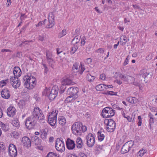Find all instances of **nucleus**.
<instances>
[{"mask_svg": "<svg viewBox=\"0 0 157 157\" xmlns=\"http://www.w3.org/2000/svg\"><path fill=\"white\" fill-rule=\"evenodd\" d=\"M104 50L105 49L103 48H99L95 52L97 53H100L101 54H103L104 52Z\"/></svg>", "mask_w": 157, "mask_h": 157, "instance_id": "45", "label": "nucleus"}, {"mask_svg": "<svg viewBox=\"0 0 157 157\" xmlns=\"http://www.w3.org/2000/svg\"><path fill=\"white\" fill-rule=\"evenodd\" d=\"M78 47L77 45H74L73 47L71 48V52L72 54H74L76 51L78 49Z\"/></svg>", "mask_w": 157, "mask_h": 157, "instance_id": "41", "label": "nucleus"}, {"mask_svg": "<svg viewBox=\"0 0 157 157\" xmlns=\"http://www.w3.org/2000/svg\"><path fill=\"white\" fill-rule=\"evenodd\" d=\"M134 145V142L132 140H130L125 143L123 146L121 151L122 154H125L128 152Z\"/></svg>", "mask_w": 157, "mask_h": 157, "instance_id": "5", "label": "nucleus"}, {"mask_svg": "<svg viewBox=\"0 0 157 157\" xmlns=\"http://www.w3.org/2000/svg\"><path fill=\"white\" fill-rule=\"evenodd\" d=\"M13 74L15 77H19L21 74V71L18 67H15L13 68Z\"/></svg>", "mask_w": 157, "mask_h": 157, "instance_id": "19", "label": "nucleus"}, {"mask_svg": "<svg viewBox=\"0 0 157 157\" xmlns=\"http://www.w3.org/2000/svg\"><path fill=\"white\" fill-rule=\"evenodd\" d=\"M46 59H50L52 58V54L51 52L49 51H47L46 52Z\"/></svg>", "mask_w": 157, "mask_h": 157, "instance_id": "42", "label": "nucleus"}, {"mask_svg": "<svg viewBox=\"0 0 157 157\" xmlns=\"http://www.w3.org/2000/svg\"><path fill=\"white\" fill-rule=\"evenodd\" d=\"M86 38L84 36H83L81 39V44L83 45H84L85 43Z\"/></svg>", "mask_w": 157, "mask_h": 157, "instance_id": "61", "label": "nucleus"}, {"mask_svg": "<svg viewBox=\"0 0 157 157\" xmlns=\"http://www.w3.org/2000/svg\"><path fill=\"white\" fill-rule=\"evenodd\" d=\"M138 119L139 120V121L137 123L138 126H141L142 124V118L140 116H139L138 117Z\"/></svg>", "mask_w": 157, "mask_h": 157, "instance_id": "52", "label": "nucleus"}, {"mask_svg": "<svg viewBox=\"0 0 157 157\" xmlns=\"http://www.w3.org/2000/svg\"><path fill=\"white\" fill-rule=\"evenodd\" d=\"M42 65L44 67V72L47 73V72L48 71L49 69L47 67L46 65V64L44 63H41Z\"/></svg>", "mask_w": 157, "mask_h": 157, "instance_id": "49", "label": "nucleus"}, {"mask_svg": "<svg viewBox=\"0 0 157 157\" xmlns=\"http://www.w3.org/2000/svg\"><path fill=\"white\" fill-rule=\"evenodd\" d=\"M32 41V40L30 41L26 40L24 41H23L20 45V46H25V45L28 44Z\"/></svg>", "mask_w": 157, "mask_h": 157, "instance_id": "50", "label": "nucleus"}, {"mask_svg": "<svg viewBox=\"0 0 157 157\" xmlns=\"http://www.w3.org/2000/svg\"><path fill=\"white\" fill-rule=\"evenodd\" d=\"M86 144L89 147H92L95 142V137L93 134L90 133L86 136Z\"/></svg>", "mask_w": 157, "mask_h": 157, "instance_id": "7", "label": "nucleus"}, {"mask_svg": "<svg viewBox=\"0 0 157 157\" xmlns=\"http://www.w3.org/2000/svg\"><path fill=\"white\" fill-rule=\"evenodd\" d=\"M95 88L98 91L104 90L105 89L104 84H99L96 86Z\"/></svg>", "mask_w": 157, "mask_h": 157, "instance_id": "31", "label": "nucleus"}, {"mask_svg": "<svg viewBox=\"0 0 157 157\" xmlns=\"http://www.w3.org/2000/svg\"><path fill=\"white\" fill-rule=\"evenodd\" d=\"M31 74H29L27 75L24 76L23 78L25 81L24 85L26 86V87L29 89H33L36 85L35 78H33V80H32V82H31Z\"/></svg>", "mask_w": 157, "mask_h": 157, "instance_id": "2", "label": "nucleus"}, {"mask_svg": "<svg viewBox=\"0 0 157 157\" xmlns=\"http://www.w3.org/2000/svg\"><path fill=\"white\" fill-rule=\"evenodd\" d=\"M133 84L136 86H138L139 87L140 90L141 89V84L139 82H133Z\"/></svg>", "mask_w": 157, "mask_h": 157, "instance_id": "53", "label": "nucleus"}, {"mask_svg": "<svg viewBox=\"0 0 157 157\" xmlns=\"http://www.w3.org/2000/svg\"><path fill=\"white\" fill-rule=\"evenodd\" d=\"M16 79H16V80H15L13 82L11 83L12 86L15 88H17L20 85V82L18 78Z\"/></svg>", "mask_w": 157, "mask_h": 157, "instance_id": "25", "label": "nucleus"}, {"mask_svg": "<svg viewBox=\"0 0 157 157\" xmlns=\"http://www.w3.org/2000/svg\"><path fill=\"white\" fill-rule=\"evenodd\" d=\"M13 137L14 138L17 139L18 138V134L17 132H13Z\"/></svg>", "mask_w": 157, "mask_h": 157, "instance_id": "63", "label": "nucleus"}, {"mask_svg": "<svg viewBox=\"0 0 157 157\" xmlns=\"http://www.w3.org/2000/svg\"><path fill=\"white\" fill-rule=\"evenodd\" d=\"M1 127L2 130L5 132H6L9 129L8 125H5L2 122L1 123Z\"/></svg>", "mask_w": 157, "mask_h": 157, "instance_id": "36", "label": "nucleus"}, {"mask_svg": "<svg viewBox=\"0 0 157 157\" xmlns=\"http://www.w3.org/2000/svg\"><path fill=\"white\" fill-rule=\"evenodd\" d=\"M58 91V89L57 87L54 86L52 87L48 96L50 100L52 101L55 99L57 95Z\"/></svg>", "mask_w": 157, "mask_h": 157, "instance_id": "13", "label": "nucleus"}, {"mask_svg": "<svg viewBox=\"0 0 157 157\" xmlns=\"http://www.w3.org/2000/svg\"><path fill=\"white\" fill-rule=\"evenodd\" d=\"M80 67L81 68L80 71L79 72V73H80L81 75H82L85 69V67H82L81 64V66Z\"/></svg>", "mask_w": 157, "mask_h": 157, "instance_id": "60", "label": "nucleus"}, {"mask_svg": "<svg viewBox=\"0 0 157 157\" xmlns=\"http://www.w3.org/2000/svg\"><path fill=\"white\" fill-rule=\"evenodd\" d=\"M12 124L16 127H18L20 126V124L18 120H14L12 121Z\"/></svg>", "mask_w": 157, "mask_h": 157, "instance_id": "40", "label": "nucleus"}, {"mask_svg": "<svg viewBox=\"0 0 157 157\" xmlns=\"http://www.w3.org/2000/svg\"><path fill=\"white\" fill-rule=\"evenodd\" d=\"M58 155L52 152H49L46 157H56Z\"/></svg>", "mask_w": 157, "mask_h": 157, "instance_id": "43", "label": "nucleus"}, {"mask_svg": "<svg viewBox=\"0 0 157 157\" xmlns=\"http://www.w3.org/2000/svg\"><path fill=\"white\" fill-rule=\"evenodd\" d=\"M6 81H8V79H7L5 80H3L0 82V87H2L6 85Z\"/></svg>", "mask_w": 157, "mask_h": 157, "instance_id": "44", "label": "nucleus"}, {"mask_svg": "<svg viewBox=\"0 0 157 157\" xmlns=\"http://www.w3.org/2000/svg\"><path fill=\"white\" fill-rule=\"evenodd\" d=\"M46 20V19H45L44 21L39 22L38 24L36 25V27L41 26L45 24V22Z\"/></svg>", "mask_w": 157, "mask_h": 157, "instance_id": "47", "label": "nucleus"}, {"mask_svg": "<svg viewBox=\"0 0 157 157\" xmlns=\"http://www.w3.org/2000/svg\"><path fill=\"white\" fill-rule=\"evenodd\" d=\"M126 99L128 102L132 104L136 103L137 101V100L135 97H130L127 98Z\"/></svg>", "mask_w": 157, "mask_h": 157, "instance_id": "28", "label": "nucleus"}, {"mask_svg": "<svg viewBox=\"0 0 157 157\" xmlns=\"http://www.w3.org/2000/svg\"><path fill=\"white\" fill-rule=\"evenodd\" d=\"M105 89H107L109 88H113V86L112 85H106L104 84Z\"/></svg>", "mask_w": 157, "mask_h": 157, "instance_id": "62", "label": "nucleus"}, {"mask_svg": "<svg viewBox=\"0 0 157 157\" xmlns=\"http://www.w3.org/2000/svg\"><path fill=\"white\" fill-rule=\"evenodd\" d=\"M57 113H56V110H53L52 112L50 113L48 115V118L51 117L52 118H55L57 119Z\"/></svg>", "mask_w": 157, "mask_h": 157, "instance_id": "27", "label": "nucleus"}, {"mask_svg": "<svg viewBox=\"0 0 157 157\" xmlns=\"http://www.w3.org/2000/svg\"><path fill=\"white\" fill-rule=\"evenodd\" d=\"M2 97L8 99L10 96V94L7 88L4 89L1 92Z\"/></svg>", "mask_w": 157, "mask_h": 157, "instance_id": "17", "label": "nucleus"}, {"mask_svg": "<svg viewBox=\"0 0 157 157\" xmlns=\"http://www.w3.org/2000/svg\"><path fill=\"white\" fill-rule=\"evenodd\" d=\"M66 88V87L65 86L62 85L60 87V94L63 93L65 91V89Z\"/></svg>", "mask_w": 157, "mask_h": 157, "instance_id": "51", "label": "nucleus"}, {"mask_svg": "<svg viewBox=\"0 0 157 157\" xmlns=\"http://www.w3.org/2000/svg\"><path fill=\"white\" fill-rule=\"evenodd\" d=\"M6 149L5 146L3 144H0V153L2 151H3Z\"/></svg>", "mask_w": 157, "mask_h": 157, "instance_id": "56", "label": "nucleus"}, {"mask_svg": "<svg viewBox=\"0 0 157 157\" xmlns=\"http://www.w3.org/2000/svg\"><path fill=\"white\" fill-rule=\"evenodd\" d=\"M51 91H50V89L47 87H46L43 92V94L45 96L48 97Z\"/></svg>", "mask_w": 157, "mask_h": 157, "instance_id": "35", "label": "nucleus"}, {"mask_svg": "<svg viewBox=\"0 0 157 157\" xmlns=\"http://www.w3.org/2000/svg\"><path fill=\"white\" fill-rule=\"evenodd\" d=\"M47 62L49 64V65L52 68H53L54 64L55 63L54 60L52 59V58L47 59Z\"/></svg>", "mask_w": 157, "mask_h": 157, "instance_id": "37", "label": "nucleus"}, {"mask_svg": "<svg viewBox=\"0 0 157 157\" xmlns=\"http://www.w3.org/2000/svg\"><path fill=\"white\" fill-rule=\"evenodd\" d=\"M20 107H23L25 104V101L23 100H21L18 103Z\"/></svg>", "mask_w": 157, "mask_h": 157, "instance_id": "46", "label": "nucleus"}, {"mask_svg": "<svg viewBox=\"0 0 157 157\" xmlns=\"http://www.w3.org/2000/svg\"><path fill=\"white\" fill-rule=\"evenodd\" d=\"M35 121L34 118L31 116L28 117L25 122V125L28 129L29 130L33 128L36 122Z\"/></svg>", "mask_w": 157, "mask_h": 157, "instance_id": "10", "label": "nucleus"}, {"mask_svg": "<svg viewBox=\"0 0 157 157\" xmlns=\"http://www.w3.org/2000/svg\"><path fill=\"white\" fill-rule=\"evenodd\" d=\"M80 67L79 66L78 63H74L73 65L72 71L75 72H77L78 71L79 68H80Z\"/></svg>", "mask_w": 157, "mask_h": 157, "instance_id": "26", "label": "nucleus"}, {"mask_svg": "<svg viewBox=\"0 0 157 157\" xmlns=\"http://www.w3.org/2000/svg\"><path fill=\"white\" fill-rule=\"evenodd\" d=\"M25 17V18L27 17V16H25V14H21V15L20 17V19L21 21L23 20H24V17Z\"/></svg>", "mask_w": 157, "mask_h": 157, "instance_id": "64", "label": "nucleus"}, {"mask_svg": "<svg viewBox=\"0 0 157 157\" xmlns=\"http://www.w3.org/2000/svg\"><path fill=\"white\" fill-rule=\"evenodd\" d=\"M56 120L57 119L55 118H48V122L51 126H54L55 125L56 123Z\"/></svg>", "mask_w": 157, "mask_h": 157, "instance_id": "23", "label": "nucleus"}, {"mask_svg": "<svg viewBox=\"0 0 157 157\" xmlns=\"http://www.w3.org/2000/svg\"><path fill=\"white\" fill-rule=\"evenodd\" d=\"M128 57L129 56H128L125 59V61L123 63V65L124 66H125L127 65L128 63H129V59H128Z\"/></svg>", "mask_w": 157, "mask_h": 157, "instance_id": "54", "label": "nucleus"}, {"mask_svg": "<svg viewBox=\"0 0 157 157\" xmlns=\"http://www.w3.org/2000/svg\"><path fill=\"white\" fill-rule=\"evenodd\" d=\"M55 147L56 150L61 152L65 150L64 142L60 139L58 138L56 140Z\"/></svg>", "mask_w": 157, "mask_h": 157, "instance_id": "6", "label": "nucleus"}, {"mask_svg": "<svg viewBox=\"0 0 157 157\" xmlns=\"http://www.w3.org/2000/svg\"><path fill=\"white\" fill-rule=\"evenodd\" d=\"M119 77L121 79L127 82H129V80L132 81L134 80V78L133 77L127 75H123L121 73L119 74Z\"/></svg>", "mask_w": 157, "mask_h": 157, "instance_id": "15", "label": "nucleus"}, {"mask_svg": "<svg viewBox=\"0 0 157 157\" xmlns=\"http://www.w3.org/2000/svg\"><path fill=\"white\" fill-rule=\"evenodd\" d=\"M149 117H150L149 121V125L151 128V124L154 123L153 115L151 113H150Z\"/></svg>", "mask_w": 157, "mask_h": 157, "instance_id": "38", "label": "nucleus"}, {"mask_svg": "<svg viewBox=\"0 0 157 157\" xmlns=\"http://www.w3.org/2000/svg\"><path fill=\"white\" fill-rule=\"evenodd\" d=\"M100 78L102 80H104L105 79L106 75L103 74H102L100 75Z\"/></svg>", "mask_w": 157, "mask_h": 157, "instance_id": "58", "label": "nucleus"}, {"mask_svg": "<svg viewBox=\"0 0 157 157\" xmlns=\"http://www.w3.org/2000/svg\"><path fill=\"white\" fill-rule=\"evenodd\" d=\"M75 96H76L74 97L73 96L70 95V96L67 97L65 101V103H68L70 102H74L77 98Z\"/></svg>", "mask_w": 157, "mask_h": 157, "instance_id": "21", "label": "nucleus"}, {"mask_svg": "<svg viewBox=\"0 0 157 157\" xmlns=\"http://www.w3.org/2000/svg\"><path fill=\"white\" fill-rule=\"evenodd\" d=\"M47 131L48 130L45 129V131L44 130L41 132L40 136L42 139H45L46 138L47 135Z\"/></svg>", "mask_w": 157, "mask_h": 157, "instance_id": "34", "label": "nucleus"}, {"mask_svg": "<svg viewBox=\"0 0 157 157\" xmlns=\"http://www.w3.org/2000/svg\"><path fill=\"white\" fill-rule=\"evenodd\" d=\"M76 147L78 148H82L83 145L82 140L80 137H78L76 139Z\"/></svg>", "mask_w": 157, "mask_h": 157, "instance_id": "22", "label": "nucleus"}, {"mask_svg": "<svg viewBox=\"0 0 157 157\" xmlns=\"http://www.w3.org/2000/svg\"><path fill=\"white\" fill-rule=\"evenodd\" d=\"M48 18V23L45 25V27L47 28H50L54 25V16L52 13H49Z\"/></svg>", "mask_w": 157, "mask_h": 157, "instance_id": "12", "label": "nucleus"}, {"mask_svg": "<svg viewBox=\"0 0 157 157\" xmlns=\"http://www.w3.org/2000/svg\"><path fill=\"white\" fill-rule=\"evenodd\" d=\"M112 107L114 109H117L120 110H122L123 109L122 108L119 107L118 105L116 104L113 105L112 106Z\"/></svg>", "mask_w": 157, "mask_h": 157, "instance_id": "55", "label": "nucleus"}, {"mask_svg": "<svg viewBox=\"0 0 157 157\" xmlns=\"http://www.w3.org/2000/svg\"><path fill=\"white\" fill-rule=\"evenodd\" d=\"M31 117L34 118L35 120L36 119L40 120H43L44 118L41 110L38 107L34 108Z\"/></svg>", "mask_w": 157, "mask_h": 157, "instance_id": "4", "label": "nucleus"}, {"mask_svg": "<svg viewBox=\"0 0 157 157\" xmlns=\"http://www.w3.org/2000/svg\"><path fill=\"white\" fill-rule=\"evenodd\" d=\"M72 81L71 80L68 78H67L64 80V83L63 81L62 85H64L65 86H66V85H73V84H72Z\"/></svg>", "mask_w": 157, "mask_h": 157, "instance_id": "29", "label": "nucleus"}, {"mask_svg": "<svg viewBox=\"0 0 157 157\" xmlns=\"http://www.w3.org/2000/svg\"><path fill=\"white\" fill-rule=\"evenodd\" d=\"M117 93L116 92H114L112 91H107L106 92H105L104 94L111 95H117Z\"/></svg>", "mask_w": 157, "mask_h": 157, "instance_id": "39", "label": "nucleus"}, {"mask_svg": "<svg viewBox=\"0 0 157 157\" xmlns=\"http://www.w3.org/2000/svg\"><path fill=\"white\" fill-rule=\"evenodd\" d=\"M72 133L76 136L81 135L82 132H85L87 129L86 127L83 126L82 123L77 122L74 123L71 127Z\"/></svg>", "mask_w": 157, "mask_h": 157, "instance_id": "1", "label": "nucleus"}, {"mask_svg": "<svg viewBox=\"0 0 157 157\" xmlns=\"http://www.w3.org/2000/svg\"><path fill=\"white\" fill-rule=\"evenodd\" d=\"M9 155L10 157H16L17 151L16 146L13 144H10L9 146Z\"/></svg>", "mask_w": 157, "mask_h": 157, "instance_id": "9", "label": "nucleus"}, {"mask_svg": "<svg viewBox=\"0 0 157 157\" xmlns=\"http://www.w3.org/2000/svg\"><path fill=\"white\" fill-rule=\"evenodd\" d=\"M80 36H76L72 40L71 43L72 44L75 45L77 44L80 41Z\"/></svg>", "mask_w": 157, "mask_h": 157, "instance_id": "32", "label": "nucleus"}, {"mask_svg": "<svg viewBox=\"0 0 157 157\" xmlns=\"http://www.w3.org/2000/svg\"><path fill=\"white\" fill-rule=\"evenodd\" d=\"M59 124L62 126L64 125L66 123V121L65 119L63 117H61L59 118Z\"/></svg>", "mask_w": 157, "mask_h": 157, "instance_id": "30", "label": "nucleus"}, {"mask_svg": "<svg viewBox=\"0 0 157 157\" xmlns=\"http://www.w3.org/2000/svg\"><path fill=\"white\" fill-rule=\"evenodd\" d=\"M78 157H87V156L84 153L80 152L79 153Z\"/></svg>", "mask_w": 157, "mask_h": 157, "instance_id": "57", "label": "nucleus"}, {"mask_svg": "<svg viewBox=\"0 0 157 157\" xmlns=\"http://www.w3.org/2000/svg\"><path fill=\"white\" fill-rule=\"evenodd\" d=\"M66 144L67 147L69 150L73 149L75 146V144L74 141L70 138H68L67 139Z\"/></svg>", "mask_w": 157, "mask_h": 157, "instance_id": "14", "label": "nucleus"}, {"mask_svg": "<svg viewBox=\"0 0 157 157\" xmlns=\"http://www.w3.org/2000/svg\"><path fill=\"white\" fill-rule=\"evenodd\" d=\"M21 141L24 145L26 147H29L31 146L30 140L27 137L25 136L23 137Z\"/></svg>", "mask_w": 157, "mask_h": 157, "instance_id": "16", "label": "nucleus"}, {"mask_svg": "<svg viewBox=\"0 0 157 157\" xmlns=\"http://www.w3.org/2000/svg\"><path fill=\"white\" fill-rule=\"evenodd\" d=\"M95 77L90 75V74H88L86 76V79L89 82H92L93 81Z\"/></svg>", "mask_w": 157, "mask_h": 157, "instance_id": "33", "label": "nucleus"}, {"mask_svg": "<svg viewBox=\"0 0 157 157\" xmlns=\"http://www.w3.org/2000/svg\"><path fill=\"white\" fill-rule=\"evenodd\" d=\"M17 77H15L14 76V77L11 76L10 78V82L11 83L14 82L15 80H16V79Z\"/></svg>", "mask_w": 157, "mask_h": 157, "instance_id": "59", "label": "nucleus"}, {"mask_svg": "<svg viewBox=\"0 0 157 157\" xmlns=\"http://www.w3.org/2000/svg\"><path fill=\"white\" fill-rule=\"evenodd\" d=\"M121 37H122L123 39V40L124 41V42H122V43L121 44L122 46H123L127 42V41L126 40V36L125 35L122 36Z\"/></svg>", "mask_w": 157, "mask_h": 157, "instance_id": "48", "label": "nucleus"}, {"mask_svg": "<svg viewBox=\"0 0 157 157\" xmlns=\"http://www.w3.org/2000/svg\"><path fill=\"white\" fill-rule=\"evenodd\" d=\"M115 112L112 108L106 107L102 110L101 115L104 118L111 117L114 115Z\"/></svg>", "mask_w": 157, "mask_h": 157, "instance_id": "3", "label": "nucleus"}, {"mask_svg": "<svg viewBox=\"0 0 157 157\" xmlns=\"http://www.w3.org/2000/svg\"><path fill=\"white\" fill-rule=\"evenodd\" d=\"M106 121L107 122V131L110 132H113L116 127V123L115 121L112 119L105 120V122Z\"/></svg>", "mask_w": 157, "mask_h": 157, "instance_id": "8", "label": "nucleus"}, {"mask_svg": "<svg viewBox=\"0 0 157 157\" xmlns=\"http://www.w3.org/2000/svg\"><path fill=\"white\" fill-rule=\"evenodd\" d=\"M104 132L101 131H99L97 133L98 140L100 141H102L105 137Z\"/></svg>", "mask_w": 157, "mask_h": 157, "instance_id": "24", "label": "nucleus"}, {"mask_svg": "<svg viewBox=\"0 0 157 157\" xmlns=\"http://www.w3.org/2000/svg\"><path fill=\"white\" fill-rule=\"evenodd\" d=\"M79 89L78 87H72L68 88L67 91V94L68 95H71L75 97L76 96L77 98L78 97L77 94L79 91Z\"/></svg>", "mask_w": 157, "mask_h": 157, "instance_id": "11", "label": "nucleus"}, {"mask_svg": "<svg viewBox=\"0 0 157 157\" xmlns=\"http://www.w3.org/2000/svg\"><path fill=\"white\" fill-rule=\"evenodd\" d=\"M31 140L36 145H40L41 142V140L40 139L39 137L36 136H33Z\"/></svg>", "mask_w": 157, "mask_h": 157, "instance_id": "20", "label": "nucleus"}, {"mask_svg": "<svg viewBox=\"0 0 157 157\" xmlns=\"http://www.w3.org/2000/svg\"><path fill=\"white\" fill-rule=\"evenodd\" d=\"M15 109L14 107H10L7 109V114L9 117H13L15 115Z\"/></svg>", "mask_w": 157, "mask_h": 157, "instance_id": "18", "label": "nucleus"}]
</instances>
